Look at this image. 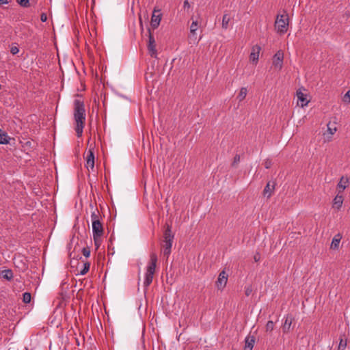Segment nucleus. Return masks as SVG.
Returning <instances> with one entry per match:
<instances>
[{
  "mask_svg": "<svg viewBox=\"0 0 350 350\" xmlns=\"http://www.w3.org/2000/svg\"><path fill=\"white\" fill-rule=\"evenodd\" d=\"M274 328V323L272 321H269L266 324V331L271 332Z\"/></svg>",
  "mask_w": 350,
  "mask_h": 350,
  "instance_id": "nucleus-30",
  "label": "nucleus"
},
{
  "mask_svg": "<svg viewBox=\"0 0 350 350\" xmlns=\"http://www.w3.org/2000/svg\"><path fill=\"white\" fill-rule=\"evenodd\" d=\"M247 94V89L246 88H241L237 98L239 102H241L245 98Z\"/></svg>",
  "mask_w": 350,
  "mask_h": 350,
  "instance_id": "nucleus-24",
  "label": "nucleus"
},
{
  "mask_svg": "<svg viewBox=\"0 0 350 350\" xmlns=\"http://www.w3.org/2000/svg\"><path fill=\"white\" fill-rule=\"evenodd\" d=\"M261 48L258 45H255L252 47V51L250 55V59L253 62H257L259 58V53Z\"/></svg>",
  "mask_w": 350,
  "mask_h": 350,
  "instance_id": "nucleus-15",
  "label": "nucleus"
},
{
  "mask_svg": "<svg viewBox=\"0 0 350 350\" xmlns=\"http://www.w3.org/2000/svg\"><path fill=\"white\" fill-rule=\"evenodd\" d=\"M86 167H90L92 170L94 167V152L93 148H90L86 156Z\"/></svg>",
  "mask_w": 350,
  "mask_h": 350,
  "instance_id": "nucleus-10",
  "label": "nucleus"
},
{
  "mask_svg": "<svg viewBox=\"0 0 350 350\" xmlns=\"http://www.w3.org/2000/svg\"><path fill=\"white\" fill-rule=\"evenodd\" d=\"M183 8L185 9H187V8L188 9V8H190V4H189V1L187 0H185L184 1V3H183Z\"/></svg>",
  "mask_w": 350,
  "mask_h": 350,
  "instance_id": "nucleus-39",
  "label": "nucleus"
},
{
  "mask_svg": "<svg viewBox=\"0 0 350 350\" xmlns=\"http://www.w3.org/2000/svg\"><path fill=\"white\" fill-rule=\"evenodd\" d=\"M228 281V275L226 271L224 270L221 271L219 274L218 278L215 282L216 287L219 290H223V288L226 286Z\"/></svg>",
  "mask_w": 350,
  "mask_h": 350,
  "instance_id": "nucleus-7",
  "label": "nucleus"
},
{
  "mask_svg": "<svg viewBox=\"0 0 350 350\" xmlns=\"http://www.w3.org/2000/svg\"><path fill=\"white\" fill-rule=\"evenodd\" d=\"M157 260L158 258L157 254L154 252H152L150 254V261L146 268V272L144 281V286L146 288L148 287L152 282Z\"/></svg>",
  "mask_w": 350,
  "mask_h": 350,
  "instance_id": "nucleus-2",
  "label": "nucleus"
},
{
  "mask_svg": "<svg viewBox=\"0 0 350 350\" xmlns=\"http://www.w3.org/2000/svg\"><path fill=\"white\" fill-rule=\"evenodd\" d=\"M344 198L342 196V193H338L337 195L335 196V198L333 200V204L332 207L334 208H336L337 211H339L343 204Z\"/></svg>",
  "mask_w": 350,
  "mask_h": 350,
  "instance_id": "nucleus-13",
  "label": "nucleus"
},
{
  "mask_svg": "<svg viewBox=\"0 0 350 350\" xmlns=\"http://www.w3.org/2000/svg\"><path fill=\"white\" fill-rule=\"evenodd\" d=\"M275 185V184L274 182L269 181L264 188L263 196L267 198H269L273 193Z\"/></svg>",
  "mask_w": 350,
  "mask_h": 350,
  "instance_id": "nucleus-12",
  "label": "nucleus"
},
{
  "mask_svg": "<svg viewBox=\"0 0 350 350\" xmlns=\"http://www.w3.org/2000/svg\"><path fill=\"white\" fill-rule=\"evenodd\" d=\"M198 27V24L197 21H193L190 26V32L194 36L196 34V31H197Z\"/></svg>",
  "mask_w": 350,
  "mask_h": 350,
  "instance_id": "nucleus-27",
  "label": "nucleus"
},
{
  "mask_svg": "<svg viewBox=\"0 0 350 350\" xmlns=\"http://www.w3.org/2000/svg\"><path fill=\"white\" fill-rule=\"evenodd\" d=\"M0 276L8 281H10L13 278V272L11 269H5L1 272Z\"/></svg>",
  "mask_w": 350,
  "mask_h": 350,
  "instance_id": "nucleus-18",
  "label": "nucleus"
},
{
  "mask_svg": "<svg viewBox=\"0 0 350 350\" xmlns=\"http://www.w3.org/2000/svg\"><path fill=\"white\" fill-rule=\"evenodd\" d=\"M252 286H245V295H246V296H249V295H250V294L252 293Z\"/></svg>",
  "mask_w": 350,
  "mask_h": 350,
  "instance_id": "nucleus-35",
  "label": "nucleus"
},
{
  "mask_svg": "<svg viewBox=\"0 0 350 350\" xmlns=\"http://www.w3.org/2000/svg\"><path fill=\"white\" fill-rule=\"evenodd\" d=\"M341 238L342 237L340 234H337L336 235L334 236L331 243V249H338Z\"/></svg>",
  "mask_w": 350,
  "mask_h": 350,
  "instance_id": "nucleus-21",
  "label": "nucleus"
},
{
  "mask_svg": "<svg viewBox=\"0 0 350 350\" xmlns=\"http://www.w3.org/2000/svg\"><path fill=\"white\" fill-rule=\"evenodd\" d=\"M100 214L99 211L97 208H94L92 213H91V221L92 224H94V222H98L100 221Z\"/></svg>",
  "mask_w": 350,
  "mask_h": 350,
  "instance_id": "nucleus-20",
  "label": "nucleus"
},
{
  "mask_svg": "<svg viewBox=\"0 0 350 350\" xmlns=\"http://www.w3.org/2000/svg\"><path fill=\"white\" fill-rule=\"evenodd\" d=\"M102 237L103 235H93L94 245H96V248H98L102 243Z\"/></svg>",
  "mask_w": 350,
  "mask_h": 350,
  "instance_id": "nucleus-25",
  "label": "nucleus"
},
{
  "mask_svg": "<svg viewBox=\"0 0 350 350\" xmlns=\"http://www.w3.org/2000/svg\"><path fill=\"white\" fill-rule=\"evenodd\" d=\"M240 161V156L239 154H236L234 157L233 162L232 163V165L233 167H235L237 164L239 163Z\"/></svg>",
  "mask_w": 350,
  "mask_h": 350,
  "instance_id": "nucleus-33",
  "label": "nucleus"
},
{
  "mask_svg": "<svg viewBox=\"0 0 350 350\" xmlns=\"http://www.w3.org/2000/svg\"><path fill=\"white\" fill-rule=\"evenodd\" d=\"M92 225L93 235H103L104 229L100 221L96 223L94 221Z\"/></svg>",
  "mask_w": 350,
  "mask_h": 350,
  "instance_id": "nucleus-14",
  "label": "nucleus"
},
{
  "mask_svg": "<svg viewBox=\"0 0 350 350\" xmlns=\"http://www.w3.org/2000/svg\"><path fill=\"white\" fill-rule=\"evenodd\" d=\"M10 52L12 55H16L19 52V49L16 46H13L10 49Z\"/></svg>",
  "mask_w": 350,
  "mask_h": 350,
  "instance_id": "nucleus-34",
  "label": "nucleus"
},
{
  "mask_svg": "<svg viewBox=\"0 0 350 350\" xmlns=\"http://www.w3.org/2000/svg\"><path fill=\"white\" fill-rule=\"evenodd\" d=\"M284 59V53L282 51H278L273 56V65L280 70L282 68Z\"/></svg>",
  "mask_w": 350,
  "mask_h": 350,
  "instance_id": "nucleus-9",
  "label": "nucleus"
},
{
  "mask_svg": "<svg viewBox=\"0 0 350 350\" xmlns=\"http://www.w3.org/2000/svg\"><path fill=\"white\" fill-rule=\"evenodd\" d=\"M347 346V341L345 340H343L342 338H340L339 345L338 347V350H345Z\"/></svg>",
  "mask_w": 350,
  "mask_h": 350,
  "instance_id": "nucleus-29",
  "label": "nucleus"
},
{
  "mask_svg": "<svg viewBox=\"0 0 350 350\" xmlns=\"http://www.w3.org/2000/svg\"><path fill=\"white\" fill-rule=\"evenodd\" d=\"M29 0H17L18 3L23 7V8H27L29 6Z\"/></svg>",
  "mask_w": 350,
  "mask_h": 350,
  "instance_id": "nucleus-31",
  "label": "nucleus"
},
{
  "mask_svg": "<svg viewBox=\"0 0 350 350\" xmlns=\"http://www.w3.org/2000/svg\"><path fill=\"white\" fill-rule=\"evenodd\" d=\"M342 100L346 103H350V90L343 96Z\"/></svg>",
  "mask_w": 350,
  "mask_h": 350,
  "instance_id": "nucleus-32",
  "label": "nucleus"
},
{
  "mask_svg": "<svg viewBox=\"0 0 350 350\" xmlns=\"http://www.w3.org/2000/svg\"><path fill=\"white\" fill-rule=\"evenodd\" d=\"M10 137L8 136L7 133L0 129V144H8L10 143Z\"/></svg>",
  "mask_w": 350,
  "mask_h": 350,
  "instance_id": "nucleus-19",
  "label": "nucleus"
},
{
  "mask_svg": "<svg viewBox=\"0 0 350 350\" xmlns=\"http://www.w3.org/2000/svg\"><path fill=\"white\" fill-rule=\"evenodd\" d=\"M89 269H90V263L89 262L84 263L83 268L80 271V274L85 275L89 271Z\"/></svg>",
  "mask_w": 350,
  "mask_h": 350,
  "instance_id": "nucleus-28",
  "label": "nucleus"
},
{
  "mask_svg": "<svg viewBox=\"0 0 350 350\" xmlns=\"http://www.w3.org/2000/svg\"><path fill=\"white\" fill-rule=\"evenodd\" d=\"M349 179L348 177L342 176L337 185V191L339 193H342L344 190L349 186Z\"/></svg>",
  "mask_w": 350,
  "mask_h": 350,
  "instance_id": "nucleus-11",
  "label": "nucleus"
},
{
  "mask_svg": "<svg viewBox=\"0 0 350 350\" xmlns=\"http://www.w3.org/2000/svg\"><path fill=\"white\" fill-rule=\"evenodd\" d=\"M74 118L76 122L75 131L77 136L80 137L84 127L85 110L83 102L78 99L74 101Z\"/></svg>",
  "mask_w": 350,
  "mask_h": 350,
  "instance_id": "nucleus-1",
  "label": "nucleus"
},
{
  "mask_svg": "<svg viewBox=\"0 0 350 350\" xmlns=\"http://www.w3.org/2000/svg\"><path fill=\"white\" fill-rule=\"evenodd\" d=\"M254 259L255 262H258L260 259V254L258 253H256L254 256Z\"/></svg>",
  "mask_w": 350,
  "mask_h": 350,
  "instance_id": "nucleus-40",
  "label": "nucleus"
},
{
  "mask_svg": "<svg viewBox=\"0 0 350 350\" xmlns=\"http://www.w3.org/2000/svg\"><path fill=\"white\" fill-rule=\"evenodd\" d=\"M8 3V0H0V4H7Z\"/></svg>",
  "mask_w": 350,
  "mask_h": 350,
  "instance_id": "nucleus-41",
  "label": "nucleus"
},
{
  "mask_svg": "<svg viewBox=\"0 0 350 350\" xmlns=\"http://www.w3.org/2000/svg\"><path fill=\"white\" fill-rule=\"evenodd\" d=\"M40 20L42 22H45L47 20V16L45 13H42L40 16Z\"/></svg>",
  "mask_w": 350,
  "mask_h": 350,
  "instance_id": "nucleus-38",
  "label": "nucleus"
},
{
  "mask_svg": "<svg viewBox=\"0 0 350 350\" xmlns=\"http://www.w3.org/2000/svg\"><path fill=\"white\" fill-rule=\"evenodd\" d=\"M148 51L150 55L152 57L157 58V51L156 49V42L154 38L151 33L150 29H148Z\"/></svg>",
  "mask_w": 350,
  "mask_h": 350,
  "instance_id": "nucleus-5",
  "label": "nucleus"
},
{
  "mask_svg": "<svg viewBox=\"0 0 350 350\" xmlns=\"http://www.w3.org/2000/svg\"><path fill=\"white\" fill-rule=\"evenodd\" d=\"M174 238V234L172 232V227L169 224L166 225V228L163 232V253L164 256L168 258L171 253V249L172 247V242Z\"/></svg>",
  "mask_w": 350,
  "mask_h": 350,
  "instance_id": "nucleus-3",
  "label": "nucleus"
},
{
  "mask_svg": "<svg viewBox=\"0 0 350 350\" xmlns=\"http://www.w3.org/2000/svg\"><path fill=\"white\" fill-rule=\"evenodd\" d=\"M231 18L228 14H224L222 17L221 27L224 29H227L229 26V22Z\"/></svg>",
  "mask_w": 350,
  "mask_h": 350,
  "instance_id": "nucleus-22",
  "label": "nucleus"
},
{
  "mask_svg": "<svg viewBox=\"0 0 350 350\" xmlns=\"http://www.w3.org/2000/svg\"><path fill=\"white\" fill-rule=\"evenodd\" d=\"M288 26V14H278L275 21V28L277 32L284 34L287 31Z\"/></svg>",
  "mask_w": 350,
  "mask_h": 350,
  "instance_id": "nucleus-4",
  "label": "nucleus"
},
{
  "mask_svg": "<svg viewBox=\"0 0 350 350\" xmlns=\"http://www.w3.org/2000/svg\"><path fill=\"white\" fill-rule=\"evenodd\" d=\"M245 350H252L255 342V338L254 336H247L245 339Z\"/></svg>",
  "mask_w": 350,
  "mask_h": 350,
  "instance_id": "nucleus-17",
  "label": "nucleus"
},
{
  "mask_svg": "<svg viewBox=\"0 0 350 350\" xmlns=\"http://www.w3.org/2000/svg\"><path fill=\"white\" fill-rule=\"evenodd\" d=\"M82 252L84 256L89 257L90 254V251L88 248L83 247L82 250Z\"/></svg>",
  "mask_w": 350,
  "mask_h": 350,
  "instance_id": "nucleus-37",
  "label": "nucleus"
},
{
  "mask_svg": "<svg viewBox=\"0 0 350 350\" xmlns=\"http://www.w3.org/2000/svg\"><path fill=\"white\" fill-rule=\"evenodd\" d=\"M293 321V317L291 315H287L285 318L284 323L283 324L282 330L283 332L287 333L289 332Z\"/></svg>",
  "mask_w": 350,
  "mask_h": 350,
  "instance_id": "nucleus-16",
  "label": "nucleus"
},
{
  "mask_svg": "<svg viewBox=\"0 0 350 350\" xmlns=\"http://www.w3.org/2000/svg\"><path fill=\"white\" fill-rule=\"evenodd\" d=\"M264 165H265V168H267V169L270 168L272 165L271 160H270L269 159H266L265 161Z\"/></svg>",
  "mask_w": 350,
  "mask_h": 350,
  "instance_id": "nucleus-36",
  "label": "nucleus"
},
{
  "mask_svg": "<svg viewBox=\"0 0 350 350\" xmlns=\"http://www.w3.org/2000/svg\"><path fill=\"white\" fill-rule=\"evenodd\" d=\"M302 90H305V89L304 88H299L297 90L296 95L298 100L297 105L304 107L308 104L309 100L307 99V94H304Z\"/></svg>",
  "mask_w": 350,
  "mask_h": 350,
  "instance_id": "nucleus-8",
  "label": "nucleus"
},
{
  "mask_svg": "<svg viewBox=\"0 0 350 350\" xmlns=\"http://www.w3.org/2000/svg\"><path fill=\"white\" fill-rule=\"evenodd\" d=\"M327 126V132L330 134V136L328 137L327 141L329 142L332 140V136L336 132L337 129L331 122H329Z\"/></svg>",
  "mask_w": 350,
  "mask_h": 350,
  "instance_id": "nucleus-23",
  "label": "nucleus"
},
{
  "mask_svg": "<svg viewBox=\"0 0 350 350\" xmlns=\"http://www.w3.org/2000/svg\"><path fill=\"white\" fill-rule=\"evenodd\" d=\"M31 299V293H29L28 292H25V293H23V301L24 303L29 304V303H30Z\"/></svg>",
  "mask_w": 350,
  "mask_h": 350,
  "instance_id": "nucleus-26",
  "label": "nucleus"
},
{
  "mask_svg": "<svg viewBox=\"0 0 350 350\" xmlns=\"http://www.w3.org/2000/svg\"><path fill=\"white\" fill-rule=\"evenodd\" d=\"M160 12L159 9L154 8L150 22V25L154 29H157L161 23L162 14Z\"/></svg>",
  "mask_w": 350,
  "mask_h": 350,
  "instance_id": "nucleus-6",
  "label": "nucleus"
}]
</instances>
